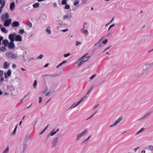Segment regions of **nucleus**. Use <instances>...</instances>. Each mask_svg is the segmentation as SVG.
<instances>
[{"instance_id": "nucleus-10", "label": "nucleus", "mask_w": 153, "mask_h": 153, "mask_svg": "<svg viewBox=\"0 0 153 153\" xmlns=\"http://www.w3.org/2000/svg\"><path fill=\"white\" fill-rule=\"evenodd\" d=\"M121 118H119L112 125L110 126V127H112L115 126L117 125L121 120Z\"/></svg>"}, {"instance_id": "nucleus-23", "label": "nucleus", "mask_w": 153, "mask_h": 153, "mask_svg": "<svg viewBox=\"0 0 153 153\" xmlns=\"http://www.w3.org/2000/svg\"><path fill=\"white\" fill-rule=\"evenodd\" d=\"M78 106L77 104H75V103L73 104L72 105H71L69 108H68V109H72L74 108H75L76 107Z\"/></svg>"}, {"instance_id": "nucleus-6", "label": "nucleus", "mask_w": 153, "mask_h": 153, "mask_svg": "<svg viewBox=\"0 0 153 153\" xmlns=\"http://www.w3.org/2000/svg\"><path fill=\"white\" fill-rule=\"evenodd\" d=\"M13 39L14 41L21 42L22 41V38L20 35L16 34V35L13 37Z\"/></svg>"}, {"instance_id": "nucleus-19", "label": "nucleus", "mask_w": 153, "mask_h": 153, "mask_svg": "<svg viewBox=\"0 0 153 153\" xmlns=\"http://www.w3.org/2000/svg\"><path fill=\"white\" fill-rule=\"evenodd\" d=\"M98 45H99L98 48L102 46V43L100 41H98L94 45V46H97Z\"/></svg>"}, {"instance_id": "nucleus-7", "label": "nucleus", "mask_w": 153, "mask_h": 153, "mask_svg": "<svg viewBox=\"0 0 153 153\" xmlns=\"http://www.w3.org/2000/svg\"><path fill=\"white\" fill-rule=\"evenodd\" d=\"M9 17V14L7 13H6L2 15L1 17V20L3 21H4L8 19Z\"/></svg>"}, {"instance_id": "nucleus-11", "label": "nucleus", "mask_w": 153, "mask_h": 153, "mask_svg": "<svg viewBox=\"0 0 153 153\" xmlns=\"http://www.w3.org/2000/svg\"><path fill=\"white\" fill-rule=\"evenodd\" d=\"M72 16V13H70L69 14L64 16H63V18L65 20H66V19H69L71 18Z\"/></svg>"}, {"instance_id": "nucleus-8", "label": "nucleus", "mask_w": 153, "mask_h": 153, "mask_svg": "<svg viewBox=\"0 0 153 153\" xmlns=\"http://www.w3.org/2000/svg\"><path fill=\"white\" fill-rule=\"evenodd\" d=\"M4 27H7L9 26L12 20L10 19H9L4 21Z\"/></svg>"}, {"instance_id": "nucleus-22", "label": "nucleus", "mask_w": 153, "mask_h": 153, "mask_svg": "<svg viewBox=\"0 0 153 153\" xmlns=\"http://www.w3.org/2000/svg\"><path fill=\"white\" fill-rule=\"evenodd\" d=\"M145 130V128H141L140 129V130L138 131L135 134V136H136L139 134L140 133L143 131Z\"/></svg>"}, {"instance_id": "nucleus-32", "label": "nucleus", "mask_w": 153, "mask_h": 153, "mask_svg": "<svg viewBox=\"0 0 153 153\" xmlns=\"http://www.w3.org/2000/svg\"><path fill=\"white\" fill-rule=\"evenodd\" d=\"M37 85V81L36 80H35L34 81L33 86L34 88H36Z\"/></svg>"}, {"instance_id": "nucleus-42", "label": "nucleus", "mask_w": 153, "mask_h": 153, "mask_svg": "<svg viewBox=\"0 0 153 153\" xmlns=\"http://www.w3.org/2000/svg\"><path fill=\"white\" fill-rule=\"evenodd\" d=\"M115 25V24H113L112 25H110V27H109L108 28V31H109L111 29V27H113V26H114Z\"/></svg>"}, {"instance_id": "nucleus-1", "label": "nucleus", "mask_w": 153, "mask_h": 153, "mask_svg": "<svg viewBox=\"0 0 153 153\" xmlns=\"http://www.w3.org/2000/svg\"><path fill=\"white\" fill-rule=\"evenodd\" d=\"M16 35V33H14L13 34H10L9 36V38L10 41V42L8 44V47L10 49H13L15 47V46L13 42L14 40L13 39V37Z\"/></svg>"}, {"instance_id": "nucleus-60", "label": "nucleus", "mask_w": 153, "mask_h": 153, "mask_svg": "<svg viewBox=\"0 0 153 153\" xmlns=\"http://www.w3.org/2000/svg\"><path fill=\"white\" fill-rule=\"evenodd\" d=\"M25 149L23 150L21 152H20L19 153H25Z\"/></svg>"}, {"instance_id": "nucleus-21", "label": "nucleus", "mask_w": 153, "mask_h": 153, "mask_svg": "<svg viewBox=\"0 0 153 153\" xmlns=\"http://www.w3.org/2000/svg\"><path fill=\"white\" fill-rule=\"evenodd\" d=\"M3 43L4 44V46L5 47L7 46L8 44V42L7 40H4L3 41Z\"/></svg>"}, {"instance_id": "nucleus-25", "label": "nucleus", "mask_w": 153, "mask_h": 153, "mask_svg": "<svg viewBox=\"0 0 153 153\" xmlns=\"http://www.w3.org/2000/svg\"><path fill=\"white\" fill-rule=\"evenodd\" d=\"M1 30L5 33H7L8 32V30H6L5 28L4 27L1 28Z\"/></svg>"}, {"instance_id": "nucleus-3", "label": "nucleus", "mask_w": 153, "mask_h": 153, "mask_svg": "<svg viewBox=\"0 0 153 153\" xmlns=\"http://www.w3.org/2000/svg\"><path fill=\"white\" fill-rule=\"evenodd\" d=\"M6 56L8 58H11L12 59H15L17 57V54L13 53L12 52L7 53H6Z\"/></svg>"}, {"instance_id": "nucleus-15", "label": "nucleus", "mask_w": 153, "mask_h": 153, "mask_svg": "<svg viewBox=\"0 0 153 153\" xmlns=\"http://www.w3.org/2000/svg\"><path fill=\"white\" fill-rule=\"evenodd\" d=\"M19 22L17 21L13 22L12 24V26L13 27H18L19 26Z\"/></svg>"}, {"instance_id": "nucleus-13", "label": "nucleus", "mask_w": 153, "mask_h": 153, "mask_svg": "<svg viewBox=\"0 0 153 153\" xmlns=\"http://www.w3.org/2000/svg\"><path fill=\"white\" fill-rule=\"evenodd\" d=\"M148 71L146 68L143 69L141 72V74L142 76H144L147 75Z\"/></svg>"}, {"instance_id": "nucleus-46", "label": "nucleus", "mask_w": 153, "mask_h": 153, "mask_svg": "<svg viewBox=\"0 0 153 153\" xmlns=\"http://www.w3.org/2000/svg\"><path fill=\"white\" fill-rule=\"evenodd\" d=\"M79 2V1H75L74 4V5L76 6L77 5Z\"/></svg>"}, {"instance_id": "nucleus-39", "label": "nucleus", "mask_w": 153, "mask_h": 153, "mask_svg": "<svg viewBox=\"0 0 153 153\" xmlns=\"http://www.w3.org/2000/svg\"><path fill=\"white\" fill-rule=\"evenodd\" d=\"M71 55V54L68 53L67 54H64L63 55V56H64V57L66 58V57H67Z\"/></svg>"}, {"instance_id": "nucleus-51", "label": "nucleus", "mask_w": 153, "mask_h": 153, "mask_svg": "<svg viewBox=\"0 0 153 153\" xmlns=\"http://www.w3.org/2000/svg\"><path fill=\"white\" fill-rule=\"evenodd\" d=\"M114 18H113L110 21V22H109V23H108V24H106V25H105V26H107V25H109V24L110 23H111V22H112L113 21V20H114Z\"/></svg>"}, {"instance_id": "nucleus-45", "label": "nucleus", "mask_w": 153, "mask_h": 153, "mask_svg": "<svg viewBox=\"0 0 153 153\" xmlns=\"http://www.w3.org/2000/svg\"><path fill=\"white\" fill-rule=\"evenodd\" d=\"M81 44V42H79L78 41H76V46H77L79 45H80Z\"/></svg>"}, {"instance_id": "nucleus-40", "label": "nucleus", "mask_w": 153, "mask_h": 153, "mask_svg": "<svg viewBox=\"0 0 153 153\" xmlns=\"http://www.w3.org/2000/svg\"><path fill=\"white\" fill-rule=\"evenodd\" d=\"M70 7V6L69 4H65V8L66 9H68Z\"/></svg>"}, {"instance_id": "nucleus-37", "label": "nucleus", "mask_w": 153, "mask_h": 153, "mask_svg": "<svg viewBox=\"0 0 153 153\" xmlns=\"http://www.w3.org/2000/svg\"><path fill=\"white\" fill-rule=\"evenodd\" d=\"M81 60V61L78 64V66H79L82 65L85 62L84 61H83V60Z\"/></svg>"}, {"instance_id": "nucleus-16", "label": "nucleus", "mask_w": 153, "mask_h": 153, "mask_svg": "<svg viewBox=\"0 0 153 153\" xmlns=\"http://www.w3.org/2000/svg\"><path fill=\"white\" fill-rule=\"evenodd\" d=\"M80 30L82 32V33L86 36L88 35V31L87 29H81Z\"/></svg>"}, {"instance_id": "nucleus-64", "label": "nucleus", "mask_w": 153, "mask_h": 153, "mask_svg": "<svg viewBox=\"0 0 153 153\" xmlns=\"http://www.w3.org/2000/svg\"><path fill=\"white\" fill-rule=\"evenodd\" d=\"M3 38L2 36H0V42L3 40Z\"/></svg>"}, {"instance_id": "nucleus-62", "label": "nucleus", "mask_w": 153, "mask_h": 153, "mask_svg": "<svg viewBox=\"0 0 153 153\" xmlns=\"http://www.w3.org/2000/svg\"><path fill=\"white\" fill-rule=\"evenodd\" d=\"M49 125H47L46 127L44 129V130L45 131V130L47 129V128H48V127L49 126Z\"/></svg>"}, {"instance_id": "nucleus-28", "label": "nucleus", "mask_w": 153, "mask_h": 153, "mask_svg": "<svg viewBox=\"0 0 153 153\" xmlns=\"http://www.w3.org/2000/svg\"><path fill=\"white\" fill-rule=\"evenodd\" d=\"M54 131V129H53L52 130L50 133V135L51 136H53L56 133V131Z\"/></svg>"}, {"instance_id": "nucleus-31", "label": "nucleus", "mask_w": 153, "mask_h": 153, "mask_svg": "<svg viewBox=\"0 0 153 153\" xmlns=\"http://www.w3.org/2000/svg\"><path fill=\"white\" fill-rule=\"evenodd\" d=\"M91 137V136L90 135L88 138H87V139L85 140L84 141H83L82 142L81 144H84L87 141H88V140H89L90 139Z\"/></svg>"}, {"instance_id": "nucleus-54", "label": "nucleus", "mask_w": 153, "mask_h": 153, "mask_svg": "<svg viewBox=\"0 0 153 153\" xmlns=\"http://www.w3.org/2000/svg\"><path fill=\"white\" fill-rule=\"evenodd\" d=\"M96 76V74H94L93 75H92L90 78V79H93L94 77Z\"/></svg>"}, {"instance_id": "nucleus-14", "label": "nucleus", "mask_w": 153, "mask_h": 153, "mask_svg": "<svg viewBox=\"0 0 153 153\" xmlns=\"http://www.w3.org/2000/svg\"><path fill=\"white\" fill-rule=\"evenodd\" d=\"M15 7V4L14 2L11 3L10 5V9L12 11L14 10Z\"/></svg>"}, {"instance_id": "nucleus-12", "label": "nucleus", "mask_w": 153, "mask_h": 153, "mask_svg": "<svg viewBox=\"0 0 153 153\" xmlns=\"http://www.w3.org/2000/svg\"><path fill=\"white\" fill-rule=\"evenodd\" d=\"M11 71L9 69L7 71V73L5 72L4 73V77L5 78H7V76H10L11 74Z\"/></svg>"}, {"instance_id": "nucleus-43", "label": "nucleus", "mask_w": 153, "mask_h": 153, "mask_svg": "<svg viewBox=\"0 0 153 153\" xmlns=\"http://www.w3.org/2000/svg\"><path fill=\"white\" fill-rule=\"evenodd\" d=\"M67 3L66 0H62V4H66Z\"/></svg>"}, {"instance_id": "nucleus-49", "label": "nucleus", "mask_w": 153, "mask_h": 153, "mask_svg": "<svg viewBox=\"0 0 153 153\" xmlns=\"http://www.w3.org/2000/svg\"><path fill=\"white\" fill-rule=\"evenodd\" d=\"M86 97V96H84L80 100L82 102L84 100V99H85Z\"/></svg>"}, {"instance_id": "nucleus-58", "label": "nucleus", "mask_w": 153, "mask_h": 153, "mask_svg": "<svg viewBox=\"0 0 153 153\" xmlns=\"http://www.w3.org/2000/svg\"><path fill=\"white\" fill-rule=\"evenodd\" d=\"M45 131V130H43L42 131H41L39 134L40 135H41Z\"/></svg>"}, {"instance_id": "nucleus-33", "label": "nucleus", "mask_w": 153, "mask_h": 153, "mask_svg": "<svg viewBox=\"0 0 153 153\" xmlns=\"http://www.w3.org/2000/svg\"><path fill=\"white\" fill-rule=\"evenodd\" d=\"M26 25L30 27H31L32 26V23L30 22H28L26 23Z\"/></svg>"}, {"instance_id": "nucleus-61", "label": "nucleus", "mask_w": 153, "mask_h": 153, "mask_svg": "<svg viewBox=\"0 0 153 153\" xmlns=\"http://www.w3.org/2000/svg\"><path fill=\"white\" fill-rule=\"evenodd\" d=\"M98 105H95L94 107H93V109H94L96 108H97L98 106Z\"/></svg>"}, {"instance_id": "nucleus-24", "label": "nucleus", "mask_w": 153, "mask_h": 153, "mask_svg": "<svg viewBox=\"0 0 153 153\" xmlns=\"http://www.w3.org/2000/svg\"><path fill=\"white\" fill-rule=\"evenodd\" d=\"M45 31L48 33V34H50L51 32L50 27H48L45 30Z\"/></svg>"}, {"instance_id": "nucleus-2", "label": "nucleus", "mask_w": 153, "mask_h": 153, "mask_svg": "<svg viewBox=\"0 0 153 153\" xmlns=\"http://www.w3.org/2000/svg\"><path fill=\"white\" fill-rule=\"evenodd\" d=\"M88 128H85L82 132L78 134L76 136V140H78L80 138L85 136L88 133Z\"/></svg>"}, {"instance_id": "nucleus-55", "label": "nucleus", "mask_w": 153, "mask_h": 153, "mask_svg": "<svg viewBox=\"0 0 153 153\" xmlns=\"http://www.w3.org/2000/svg\"><path fill=\"white\" fill-rule=\"evenodd\" d=\"M29 138V137L28 136H27L25 139V140H27Z\"/></svg>"}, {"instance_id": "nucleus-56", "label": "nucleus", "mask_w": 153, "mask_h": 153, "mask_svg": "<svg viewBox=\"0 0 153 153\" xmlns=\"http://www.w3.org/2000/svg\"><path fill=\"white\" fill-rule=\"evenodd\" d=\"M53 87H54L55 88H56V85L55 84H53V85H52V86H51V88H52Z\"/></svg>"}, {"instance_id": "nucleus-48", "label": "nucleus", "mask_w": 153, "mask_h": 153, "mask_svg": "<svg viewBox=\"0 0 153 153\" xmlns=\"http://www.w3.org/2000/svg\"><path fill=\"white\" fill-rule=\"evenodd\" d=\"M149 148L151 151H153V146H149Z\"/></svg>"}, {"instance_id": "nucleus-50", "label": "nucleus", "mask_w": 153, "mask_h": 153, "mask_svg": "<svg viewBox=\"0 0 153 153\" xmlns=\"http://www.w3.org/2000/svg\"><path fill=\"white\" fill-rule=\"evenodd\" d=\"M62 65V63L61 62V63H60V64H59V65H58L56 67V68H58L59 67H60L61 66V65Z\"/></svg>"}, {"instance_id": "nucleus-53", "label": "nucleus", "mask_w": 153, "mask_h": 153, "mask_svg": "<svg viewBox=\"0 0 153 153\" xmlns=\"http://www.w3.org/2000/svg\"><path fill=\"white\" fill-rule=\"evenodd\" d=\"M68 31V29H65V30H62L61 31L62 32H65Z\"/></svg>"}, {"instance_id": "nucleus-44", "label": "nucleus", "mask_w": 153, "mask_h": 153, "mask_svg": "<svg viewBox=\"0 0 153 153\" xmlns=\"http://www.w3.org/2000/svg\"><path fill=\"white\" fill-rule=\"evenodd\" d=\"M4 73L2 71L0 70V77H1L3 75Z\"/></svg>"}, {"instance_id": "nucleus-4", "label": "nucleus", "mask_w": 153, "mask_h": 153, "mask_svg": "<svg viewBox=\"0 0 153 153\" xmlns=\"http://www.w3.org/2000/svg\"><path fill=\"white\" fill-rule=\"evenodd\" d=\"M90 57V56H89V54L88 53H86L80 58L79 59L80 61L83 60L85 62L88 60Z\"/></svg>"}, {"instance_id": "nucleus-34", "label": "nucleus", "mask_w": 153, "mask_h": 153, "mask_svg": "<svg viewBox=\"0 0 153 153\" xmlns=\"http://www.w3.org/2000/svg\"><path fill=\"white\" fill-rule=\"evenodd\" d=\"M9 151V148L8 146H7L6 149L3 152V153H8Z\"/></svg>"}, {"instance_id": "nucleus-59", "label": "nucleus", "mask_w": 153, "mask_h": 153, "mask_svg": "<svg viewBox=\"0 0 153 153\" xmlns=\"http://www.w3.org/2000/svg\"><path fill=\"white\" fill-rule=\"evenodd\" d=\"M50 91H48V92L46 94V96H47L48 95L50 94Z\"/></svg>"}, {"instance_id": "nucleus-5", "label": "nucleus", "mask_w": 153, "mask_h": 153, "mask_svg": "<svg viewBox=\"0 0 153 153\" xmlns=\"http://www.w3.org/2000/svg\"><path fill=\"white\" fill-rule=\"evenodd\" d=\"M58 142V138L57 137L55 138L54 140L52 141L51 143V147L53 148L56 146Z\"/></svg>"}, {"instance_id": "nucleus-57", "label": "nucleus", "mask_w": 153, "mask_h": 153, "mask_svg": "<svg viewBox=\"0 0 153 153\" xmlns=\"http://www.w3.org/2000/svg\"><path fill=\"white\" fill-rule=\"evenodd\" d=\"M36 122H37V121H35L33 123H32V124H33V125L34 126H35L36 124Z\"/></svg>"}, {"instance_id": "nucleus-30", "label": "nucleus", "mask_w": 153, "mask_h": 153, "mask_svg": "<svg viewBox=\"0 0 153 153\" xmlns=\"http://www.w3.org/2000/svg\"><path fill=\"white\" fill-rule=\"evenodd\" d=\"M91 137V136L90 135L88 138H87V139L85 140L84 141H83L82 142L81 144H84L87 141H88V140H89L90 139Z\"/></svg>"}, {"instance_id": "nucleus-47", "label": "nucleus", "mask_w": 153, "mask_h": 153, "mask_svg": "<svg viewBox=\"0 0 153 153\" xmlns=\"http://www.w3.org/2000/svg\"><path fill=\"white\" fill-rule=\"evenodd\" d=\"M42 98L41 97H39V103H40L42 102Z\"/></svg>"}, {"instance_id": "nucleus-9", "label": "nucleus", "mask_w": 153, "mask_h": 153, "mask_svg": "<svg viewBox=\"0 0 153 153\" xmlns=\"http://www.w3.org/2000/svg\"><path fill=\"white\" fill-rule=\"evenodd\" d=\"M151 114V112H149L146 114H145V115H144L142 117L140 118V119H139L138 120H143L146 119L147 117H148L149 115H150Z\"/></svg>"}, {"instance_id": "nucleus-29", "label": "nucleus", "mask_w": 153, "mask_h": 153, "mask_svg": "<svg viewBox=\"0 0 153 153\" xmlns=\"http://www.w3.org/2000/svg\"><path fill=\"white\" fill-rule=\"evenodd\" d=\"M94 88V86H93L91 87L88 90V92L86 94V95H88L89 94L90 92H91V91L93 90Z\"/></svg>"}, {"instance_id": "nucleus-41", "label": "nucleus", "mask_w": 153, "mask_h": 153, "mask_svg": "<svg viewBox=\"0 0 153 153\" xmlns=\"http://www.w3.org/2000/svg\"><path fill=\"white\" fill-rule=\"evenodd\" d=\"M107 42L108 40L107 39H105L102 41V43L104 45L106 44L107 43Z\"/></svg>"}, {"instance_id": "nucleus-18", "label": "nucleus", "mask_w": 153, "mask_h": 153, "mask_svg": "<svg viewBox=\"0 0 153 153\" xmlns=\"http://www.w3.org/2000/svg\"><path fill=\"white\" fill-rule=\"evenodd\" d=\"M9 65L10 64L8 62H5L4 64V68L5 69L7 68L9 66Z\"/></svg>"}, {"instance_id": "nucleus-20", "label": "nucleus", "mask_w": 153, "mask_h": 153, "mask_svg": "<svg viewBox=\"0 0 153 153\" xmlns=\"http://www.w3.org/2000/svg\"><path fill=\"white\" fill-rule=\"evenodd\" d=\"M144 67L145 68H146L147 69V68H149L150 67L152 66L151 65V63H147L145 64L144 65Z\"/></svg>"}, {"instance_id": "nucleus-26", "label": "nucleus", "mask_w": 153, "mask_h": 153, "mask_svg": "<svg viewBox=\"0 0 153 153\" xmlns=\"http://www.w3.org/2000/svg\"><path fill=\"white\" fill-rule=\"evenodd\" d=\"M39 6V4L38 2H36L33 5V7L34 8H36L38 7Z\"/></svg>"}, {"instance_id": "nucleus-27", "label": "nucleus", "mask_w": 153, "mask_h": 153, "mask_svg": "<svg viewBox=\"0 0 153 153\" xmlns=\"http://www.w3.org/2000/svg\"><path fill=\"white\" fill-rule=\"evenodd\" d=\"M5 0H2V2H1V7H0V8L1 9H2L5 6Z\"/></svg>"}, {"instance_id": "nucleus-38", "label": "nucleus", "mask_w": 153, "mask_h": 153, "mask_svg": "<svg viewBox=\"0 0 153 153\" xmlns=\"http://www.w3.org/2000/svg\"><path fill=\"white\" fill-rule=\"evenodd\" d=\"M44 56L41 54L39 56L37 57V59H42Z\"/></svg>"}, {"instance_id": "nucleus-36", "label": "nucleus", "mask_w": 153, "mask_h": 153, "mask_svg": "<svg viewBox=\"0 0 153 153\" xmlns=\"http://www.w3.org/2000/svg\"><path fill=\"white\" fill-rule=\"evenodd\" d=\"M25 33V31L23 29H20L19 31V33L20 34H22Z\"/></svg>"}, {"instance_id": "nucleus-17", "label": "nucleus", "mask_w": 153, "mask_h": 153, "mask_svg": "<svg viewBox=\"0 0 153 153\" xmlns=\"http://www.w3.org/2000/svg\"><path fill=\"white\" fill-rule=\"evenodd\" d=\"M17 127H18V124H17L16 125V126L14 130L11 132V134L10 135L11 136H13L16 133V131L17 128Z\"/></svg>"}, {"instance_id": "nucleus-52", "label": "nucleus", "mask_w": 153, "mask_h": 153, "mask_svg": "<svg viewBox=\"0 0 153 153\" xmlns=\"http://www.w3.org/2000/svg\"><path fill=\"white\" fill-rule=\"evenodd\" d=\"M4 80V78L3 77H1V78H0V82H3Z\"/></svg>"}, {"instance_id": "nucleus-35", "label": "nucleus", "mask_w": 153, "mask_h": 153, "mask_svg": "<svg viewBox=\"0 0 153 153\" xmlns=\"http://www.w3.org/2000/svg\"><path fill=\"white\" fill-rule=\"evenodd\" d=\"M0 51H6V48L4 47H1L0 48Z\"/></svg>"}, {"instance_id": "nucleus-63", "label": "nucleus", "mask_w": 153, "mask_h": 153, "mask_svg": "<svg viewBox=\"0 0 153 153\" xmlns=\"http://www.w3.org/2000/svg\"><path fill=\"white\" fill-rule=\"evenodd\" d=\"M49 65V63H47L44 66V67H47L48 65Z\"/></svg>"}]
</instances>
